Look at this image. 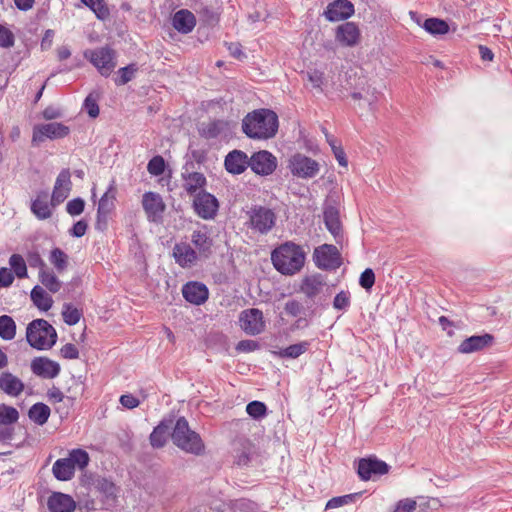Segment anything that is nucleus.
I'll list each match as a JSON object with an SVG mask.
<instances>
[{
    "instance_id": "1",
    "label": "nucleus",
    "mask_w": 512,
    "mask_h": 512,
    "mask_svg": "<svg viewBox=\"0 0 512 512\" xmlns=\"http://www.w3.org/2000/svg\"><path fill=\"white\" fill-rule=\"evenodd\" d=\"M278 128V115L266 108L253 110L242 120L243 133L254 140L271 139L276 135Z\"/></svg>"
},
{
    "instance_id": "2",
    "label": "nucleus",
    "mask_w": 512,
    "mask_h": 512,
    "mask_svg": "<svg viewBox=\"0 0 512 512\" xmlns=\"http://www.w3.org/2000/svg\"><path fill=\"white\" fill-rule=\"evenodd\" d=\"M271 260L281 274L294 275L304 266L305 252L301 246L286 242L272 252Z\"/></svg>"
},
{
    "instance_id": "3",
    "label": "nucleus",
    "mask_w": 512,
    "mask_h": 512,
    "mask_svg": "<svg viewBox=\"0 0 512 512\" xmlns=\"http://www.w3.org/2000/svg\"><path fill=\"white\" fill-rule=\"evenodd\" d=\"M171 439L175 446L186 453L200 456L205 451V444L202 438L197 432L190 429L185 417H179L176 420L171 433Z\"/></svg>"
},
{
    "instance_id": "4",
    "label": "nucleus",
    "mask_w": 512,
    "mask_h": 512,
    "mask_svg": "<svg viewBox=\"0 0 512 512\" xmlns=\"http://www.w3.org/2000/svg\"><path fill=\"white\" fill-rule=\"evenodd\" d=\"M26 340L31 347L37 350H48L55 345L57 332L48 321L35 319L27 326Z\"/></svg>"
},
{
    "instance_id": "5",
    "label": "nucleus",
    "mask_w": 512,
    "mask_h": 512,
    "mask_svg": "<svg viewBox=\"0 0 512 512\" xmlns=\"http://www.w3.org/2000/svg\"><path fill=\"white\" fill-rule=\"evenodd\" d=\"M248 227L260 234H267L276 223V214L270 208L255 205L247 212Z\"/></svg>"
},
{
    "instance_id": "6",
    "label": "nucleus",
    "mask_w": 512,
    "mask_h": 512,
    "mask_svg": "<svg viewBox=\"0 0 512 512\" xmlns=\"http://www.w3.org/2000/svg\"><path fill=\"white\" fill-rule=\"evenodd\" d=\"M313 260L319 269L327 271L336 270L342 265L341 254L332 244H323L315 248Z\"/></svg>"
},
{
    "instance_id": "7",
    "label": "nucleus",
    "mask_w": 512,
    "mask_h": 512,
    "mask_svg": "<svg viewBox=\"0 0 512 512\" xmlns=\"http://www.w3.org/2000/svg\"><path fill=\"white\" fill-rule=\"evenodd\" d=\"M289 169L294 176L308 179L315 177L319 173L320 165L314 159L297 153L290 158Z\"/></svg>"
},
{
    "instance_id": "8",
    "label": "nucleus",
    "mask_w": 512,
    "mask_h": 512,
    "mask_svg": "<svg viewBox=\"0 0 512 512\" xmlns=\"http://www.w3.org/2000/svg\"><path fill=\"white\" fill-rule=\"evenodd\" d=\"M193 207L199 217L205 220H211L217 215L219 202L214 195L205 190H201L194 197Z\"/></svg>"
},
{
    "instance_id": "9",
    "label": "nucleus",
    "mask_w": 512,
    "mask_h": 512,
    "mask_svg": "<svg viewBox=\"0 0 512 512\" xmlns=\"http://www.w3.org/2000/svg\"><path fill=\"white\" fill-rule=\"evenodd\" d=\"M142 207L149 222L162 221L166 205L160 194L152 191L145 192L142 196Z\"/></svg>"
},
{
    "instance_id": "10",
    "label": "nucleus",
    "mask_w": 512,
    "mask_h": 512,
    "mask_svg": "<svg viewBox=\"0 0 512 512\" xmlns=\"http://www.w3.org/2000/svg\"><path fill=\"white\" fill-rule=\"evenodd\" d=\"M390 466L376 457L361 458L358 461L357 473L361 480L368 481L389 472Z\"/></svg>"
},
{
    "instance_id": "11",
    "label": "nucleus",
    "mask_w": 512,
    "mask_h": 512,
    "mask_svg": "<svg viewBox=\"0 0 512 512\" xmlns=\"http://www.w3.org/2000/svg\"><path fill=\"white\" fill-rule=\"evenodd\" d=\"M242 330L248 335H258L265 329L263 313L257 308L243 310L239 316Z\"/></svg>"
},
{
    "instance_id": "12",
    "label": "nucleus",
    "mask_w": 512,
    "mask_h": 512,
    "mask_svg": "<svg viewBox=\"0 0 512 512\" xmlns=\"http://www.w3.org/2000/svg\"><path fill=\"white\" fill-rule=\"evenodd\" d=\"M89 59L104 77L109 76L116 67L115 52L109 47H101L91 51Z\"/></svg>"
},
{
    "instance_id": "13",
    "label": "nucleus",
    "mask_w": 512,
    "mask_h": 512,
    "mask_svg": "<svg viewBox=\"0 0 512 512\" xmlns=\"http://www.w3.org/2000/svg\"><path fill=\"white\" fill-rule=\"evenodd\" d=\"M276 167V157L267 150L255 152L250 157V168L257 175H270L275 171Z\"/></svg>"
},
{
    "instance_id": "14",
    "label": "nucleus",
    "mask_w": 512,
    "mask_h": 512,
    "mask_svg": "<svg viewBox=\"0 0 512 512\" xmlns=\"http://www.w3.org/2000/svg\"><path fill=\"white\" fill-rule=\"evenodd\" d=\"M69 127L58 122L40 124L34 127L32 142L40 143L45 139H59L69 134Z\"/></svg>"
},
{
    "instance_id": "15",
    "label": "nucleus",
    "mask_w": 512,
    "mask_h": 512,
    "mask_svg": "<svg viewBox=\"0 0 512 512\" xmlns=\"http://www.w3.org/2000/svg\"><path fill=\"white\" fill-rule=\"evenodd\" d=\"M354 12V5L351 1L334 0L327 5L324 16L330 22H337L350 18Z\"/></svg>"
},
{
    "instance_id": "16",
    "label": "nucleus",
    "mask_w": 512,
    "mask_h": 512,
    "mask_svg": "<svg viewBox=\"0 0 512 512\" xmlns=\"http://www.w3.org/2000/svg\"><path fill=\"white\" fill-rule=\"evenodd\" d=\"M72 188L71 174L69 169H63L56 178L51 195V205L61 204L70 194Z\"/></svg>"
},
{
    "instance_id": "17",
    "label": "nucleus",
    "mask_w": 512,
    "mask_h": 512,
    "mask_svg": "<svg viewBox=\"0 0 512 512\" xmlns=\"http://www.w3.org/2000/svg\"><path fill=\"white\" fill-rule=\"evenodd\" d=\"M95 488L103 508L110 510L116 506L118 489L113 482L106 478H100L96 480Z\"/></svg>"
},
{
    "instance_id": "18",
    "label": "nucleus",
    "mask_w": 512,
    "mask_h": 512,
    "mask_svg": "<svg viewBox=\"0 0 512 512\" xmlns=\"http://www.w3.org/2000/svg\"><path fill=\"white\" fill-rule=\"evenodd\" d=\"M32 372L42 378L53 379L60 373V365L47 358V357H36L31 362Z\"/></svg>"
},
{
    "instance_id": "19",
    "label": "nucleus",
    "mask_w": 512,
    "mask_h": 512,
    "mask_svg": "<svg viewBox=\"0 0 512 512\" xmlns=\"http://www.w3.org/2000/svg\"><path fill=\"white\" fill-rule=\"evenodd\" d=\"M182 294L187 302L194 305H201L207 301L209 290L205 284L191 281L183 286Z\"/></svg>"
},
{
    "instance_id": "20",
    "label": "nucleus",
    "mask_w": 512,
    "mask_h": 512,
    "mask_svg": "<svg viewBox=\"0 0 512 512\" xmlns=\"http://www.w3.org/2000/svg\"><path fill=\"white\" fill-rule=\"evenodd\" d=\"M494 337L491 334L473 335L463 340L457 348L458 353L470 354L483 350L492 345Z\"/></svg>"
},
{
    "instance_id": "21",
    "label": "nucleus",
    "mask_w": 512,
    "mask_h": 512,
    "mask_svg": "<svg viewBox=\"0 0 512 512\" xmlns=\"http://www.w3.org/2000/svg\"><path fill=\"white\" fill-rule=\"evenodd\" d=\"M224 165L229 173L238 175L250 167V158L241 150H232L226 155Z\"/></svg>"
},
{
    "instance_id": "22",
    "label": "nucleus",
    "mask_w": 512,
    "mask_h": 512,
    "mask_svg": "<svg viewBox=\"0 0 512 512\" xmlns=\"http://www.w3.org/2000/svg\"><path fill=\"white\" fill-rule=\"evenodd\" d=\"M336 40L343 46L353 47L360 40V30L354 22H345L337 27Z\"/></svg>"
},
{
    "instance_id": "23",
    "label": "nucleus",
    "mask_w": 512,
    "mask_h": 512,
    "mask_svg": "<svg viewBox=\"0 0 512 512\" xmlns=\"http://www.w3.org/2000/svg\"><path fill=\"white\" fill-rule=\"evenodd\" d=\"M173 257L182 268L192 267L198 259L197 252L187 243L175 244Z\"/></svg>"
},
{
    "instance_id": "24",
    "label": "nucleus",
    "mask_w": 512,
    "mask_h": 512,
    "mask_svg": "<svg viewBox=\"0 0 512 512\" xmlns=\"http://www.w3.org/2000/svg\"><path fill=\"white\" fill-rule=\"evenodd\" d=\"M184 181L183 188L190 196H196L199 191L204 190L207 184V179L203 173L189 172L186 170L181 174Z\"/></svg>"
},
{
    "instance_id": "25",
    "label": "nucleus",
    "mask_w": 512,
    "mask_h": 512,
    "mask_svg": "<svg viewBox=\"0 0 512 512\" xmlns=\"http://www.w3.org/2000/svg\"><path fill=\"white\" fill-rule=\"evenodd\" d=\"M24 383L20 378L11 372H2L0 374V389L11 397L19 396L24 390Z\"/></svg>"
},
{
    "instance_id": "26",
    "label": "nucleus",
    "mask_w": 512,
    "mask_h": 512,
    "mask_svg": "<svg viewBox=\"0 0 512 512\" xmlns=\"http://www.w3.org/2000/svg\"><path fill=\"white\" fill-rule=\"evenodd\" d=\"M172 25L178 32L188 34L196 26V18L191 11L181 9L173 15Z\"/></svg>"
},
{
    "instance_id": "27",
    "label": "nucleus",
    "mask_w": 512,
    "mask_h": 512,
    "mask_svg": "<svg viewBox=\"0 0 512 512\" xmlns=\"http://www.w3.org/2000/svg\"><path fill=\"white\" fill-rule=\"evenodd\" d=\"M326 286V281L323 275L314 274L305 277L302 280L300 291L306 295V297L313 299L320 294L323 288Z\"/></svg>"
},
{
    "instance_id": "28",
    "label": "nucleus",
    "mask_w": 512,
    "mask_h": 512,
    "mask_svg": "<svg viewBox=\"0 0 512 512\" xmlns=\"http://www.w3.org/2000/svg\"><path fill=\"white\" fill-rule=\"evenodd\" d=\"M50 512H73L75 510V501L69 495L57 492L53 493L47 502Z\"/></svg>"
},
{
    "instance_id": "29",
    "label": "nucleus",
    "mask_w": 512,
    "mask_h": 512,
    "mask_svg": "<svg viewBox=\"0 0 512 512\" xmlns=\"http://www.w3.org/2000/svg\"><path fill=\"white\" fill-rule=\"evenodd\" d=\"M323 220L327 230L337 239L341 236V222L339 210L333 205H325L323 210Z\"/></svg>"
},
{
    "instance_id": "30",
    "label": "nucleus",
    "mask_w": 512,
    "mask_h": 512,
    "mask_svg": "<svg viewBox=\"0 0 512 512\" xmlns=\"http://www.w3.org/2000/svg\"><path fill=\"white\" fill-rule=\"evenodd\" d=\"M49 194L47 191H40L31 203L32 213L40 220L51 217L52 210L48 203Z\"/></svg>"
},
{
    "instance_id": "31",
    "label": "nucleus",
    "mask_w": 512,
    "mask_h": 512,
    "mask_svg": "<svg viewBox=\"0 0 512 512\" xmlns=\"http://www.w3.org/2000/svg\"><path fill=\"white\" fill-rule=\"evenodd\" d=\"M117 189L115 186V182L112 181L105 193L99 200L97 212L100 217L109 216V214L115 208V200H116Z\"/></svg>"
},
{
    "instance_id": "32",
    "label": "nucleus",
    "mask_w": 512,
    "mask_h": 512,
    "mask_svg": "<svg viewBox=\"0 0 512 512\" xmlns=\"http://www.w3.org/2000/svg\"><path fill=\"white\" fill-rule=\"evenodd\" d=\"M191 242L204 257H208L212 253L213 240L208 235L207 231H193L191 235Z\"/></svg>"
},
{
    "instance_id": "33",
    "label": "nucleus",
    "mask_w": 512,
    "mask_h": 512,
    "mask_svg": "<svg viewBox=\"0 0 512 512\" xmlns=\"http://www.w3.org/2000/svg\"><path fill=\"white\" fill-rule=\"evenodd\" d=\"M228 123L224 120H213L203 123L199 128V134L206 139H215L225 133Z\"/></svg>"
},
{
    "instance_id": "34",
    "label": "nucleus",
    "mask_w": 512,
    "mask_h": 512,
    "mask_svg": "<svg viewBox=\"0 0 512 512\" xmlns=\"http://www.w3.org/2000/svg\"><path fill=\"white\" fill-rule=\"evenodd\" d=\"M52 473L59 481H69L74 477L75 470L66 458H60L54 462Z\"/></svg>"
},
{
    "instance_id": "35",
    "label": "nucleus",
    "mask_w": 512,
    "mask_h": 512,
    "mask_svg": "<svg viewBox=\"0 0 512 512\" xmlns=\"http://www.w3.org/2000/svg\"><path fill=\"white\" fill-rule=\"evenodd\" d=\"M30 297L34 305L42 311H48L53 305L52 297L39 285L33 287Z\"/></svg>"
},
{
    "instance_id": "36",
    "label": "nucleus",
    "mask_w": 512,
    "mask_h": 512,
    "mask_svg": "<svg viewBox=\"0 0 512 512\" xmlns=\"http://www.w3.org/2000/svg\"><path fill=\"white\" fill-rule=\"evenodd\" d=\"M50 414L51 410L49 406L42 402L33 404L28 411L29 419L40 426L48 421Z\"/></svg>"
},
{
    "instance_id": "37",
    "label": "nucleus",
    "mask_w": 512,
    "mask_h": 512,
    "mask_svg": "<svg viewBox=\"0 0 512 512\" xmlns=\"http://www.w3.org/2000/svg\"><path fill=\"white\" fill-rule=\"evenodd\" d=\"M169 424L161 421L150 434L149 440L153 448H162L167 442Z\"/></svg>"
},
{
    "instance_id": "38",
    "label": "nucleus",
    "mask_w": 512,
    "mask_h": 512,
    "mask_svg": "<svg viewBox=\"0 0 512 512\" xmlns=\"http://www.w3.org/2000/svg\"><path fill=\"white\" fill-rule=\"evenodd\" d=\"M425 31L431 35H444L449 32V25L445 20L439 18H428L423 23Z\"/></svg>"
},
{
    "instance_id": "39",
    "label": "nucleus",
    "mask_w": 512,
    "mask_h": 512,
    "mask_svg": "<svg viewBox=\"0 0 512 512\" xmlns=\"http://www.w3.org/2000/svg\"><path fill=\"white\" fill-rule=\"evenodd\" d=\"M208 0H199L194 3V10L197 14L200 15L202 20L207 24H213L217 21V14L213 10L212 7H210L207 4Z\"/></svg>"
},
{
    "instance_id": "40",
    "label": "nucleus",
    "mask_w": 512,
    "mask_h": 512,
    "mask_svg": "<svg viewBox=\"0 0 512 512\" xmlns=\"http://www.w3.org/2000/svg\"><path fill=\"white\" fill-rule=\"evenodd\" d=\"M16 335V323L11 316H0V337L3 340H12Z\"/></svg>"
},
{
    "instance_id": "41",
    "label": "nucleus",
    "mask_w": 512,
    "mask_h": 512,
    "mask_svg": "<svg viewBox=\"0 0 512 512\" xmlns=\"http://www.w3.org/2000/svg\"><path fill=\"white\" fill-rule=\"evenodd\" d=\"M39 280L50 292L56 293L61 288L60 280L49 270L41 269L39 271Z\"/></svg>"
},
{
    "instance_id": "42",
    "label": "nucleus",
    "mask_w": 512,
    "mask_h": 512,
    "mask_svg": "<svg viewBox=\"0 0 512 512\" xmlns=\"http://www.w3.org/2000/svg\"><path fill=\"white\" fill-rule=\"evenodd\" d=\"M309 345L310 344L307 341H302V342H299L296 344H292L284 349H281L278 352V355L281 358L295 359V358H298L303 353H305L308 350Z\"/></svg>"
},
{
    "instance_id": "43",
    "label": "nucleus",
    "mask_w": 512,
    "mask_h": 512,
    "mask_svg": "<svg viewBox=\"0 0 512 512\" xmlns=\"http://www.w3.org/2000/svg\"><path fill=\"white\" fill-rule=\"evenodd\" d=\"M66 459L70 462L75 470L76 467L84 469L89 463V454L83 449H73L69 452Z\"/></svg>"
},
{
    "instance_id": "44",
    "label": "nucleus",
    "mask_w": 512,
    "mask_h": 512,
    "mask_svg": "<svg viewBox=\"0 0 512 512\" xmlns=\"http://www.w3.org/2000/svg\"><path fill=\"white\" fill-rule=\"evenodd\" d=\"M19 419V413L16 408L6 404L0 405V425L12 426Z\"/></svg>"
},
{
    "instance_id": "45",
    "label": "nucleus",
    "mask_w": 512,
    "mask_h": 512,
    "mask_svg": "<svg viewBox=\"0 0 512 512\" xmlns=\"http://www.w3.org/2000/svg\"><path fill=\"white\" fill-rule=\"evenodd\" d=\"M49 260L59 273L63 272L68 266V255L60 248H54L50 252Z\"/></svg>"
},
{
    "instance_id": "46",
    "label": "nucleus",
    "mask_w": 512,
    "mask_h": 512,
    "mask_svg": "<svg viewBox=\"0 0 512 512\" xmlns=\"http://www.w3.org/2000/svg\"><path fill=\"white\" fill-rule=\"evenodd\" d=\"M9 265L13 271L12 273L18 278L27 277V265L20 254H12L9 258Z\"/></svg>"
},
{
    "instance_id": "47",
    "label": "nucleus",
    "mask_w": 512,
    "mask_h": 512,
    "mask_svg": "<svg viewBox=\"0 0 512 512\" xmlns=\"http://www.w3.org/2000/svg\"><path fill=\"white\" fill-rule=\"evenodd\" d=\"M62 316L64 322L69 325H75L79 322L82 312L71 304H64Z\"/></svg>"
},
{
    "instance_id": "48",
    "label": "nucleus",
    "mask_w": 512,
    "mask_h": 512,
    "mask_svg": "<svg viewBox=\"0 0 512 512\" xmlns=\"http://www.w3.org/2000/svg\"><path fill=\"white\" fill-rule=\"evenodd\" d=\"M137 70H138V67L134 63L120 68L118 70L119 77L115 79V84L117 86L127 84L129 81H131L134 78V75L137 72Z\"/></svg>"
},
{
    "instance_id": "49",
    "label": "nucleus",
    "mask_w": 512,
    "mask_h": 512,
    "mask_svg": "<svg viewBox=\"0 0 512 512\" xmlns=\"http://www.w3.org/2000/svg\"><path fill=\"white\" fill-rule=\"evenodd\" d=\"M361 496V493H352L343 496L333 497L326 504V509H334L354 502Z\"/></svg>"
},
{
    "instance_id": "50",
    "label": "nucleus",
    "mask_w": 512,
    "mask_h": 512,
    "mask_svg": "<svg viewBox=\"0 0 512 512\" xmlns=\"http://www.w3.org/2000/svg\"><path fill=\"white\" fill-rule=\"evenodd\" d=\"M246 412L254 419H261L267 414V406L265 403L255 400L247 404Z\"/></svg>"
},
{
    "instance_id": "51",
    "label": "nucleus",
    "mask_w": 512,
    "mask_h": 512,
    "mask_svg": "<svg viewBox=\"0 0 512 512\" xmlns=\"http://www.w3.org/2000/svg\"><path fill=\"white\" fill-rule=\"evenodd\" d=\"M327 136V142L329 143L332 151H333V154L335 156V158L337 159L339 165L343 166V167H347V158H346V154L343 150V148L340 146V145H337V140L333 137H330L328 135Z\"/></svg>"
},
{
    "instance_id": "52",
    "label": "nucleus",
    "mask_w": 512,
    "mask_h": 512,
    "mask_svg": "<svg viewBox=\"0 0 512 512\" xmlns=\"http://www.w3.org/2000/svg\"><path fill=\"white\" fill-rule=\"evenodd\" d=\"M147 170L151 175L160 176L165 170V161L162 156H154L147 165Z\"/></svg>"
},
{
    "instance_id": "53",
    "label": "nucleus",
    "mask_w": 512,
    "mask_h": 512,
    "mask_svg": "<svg viewBox=\"0 0 512 512\" xmlns=\"http://www.w3.org/2000/svg\"><path fill=\"white\" fill-rule=\"evenodd\" d=\"M307 78L313 88L317 89L320 92H323L322 86L325 81L324 72L319 71L317 69L309 70L307 71Z\"/></svg>"
},
{
    "instance_id": "54",
    "label": "nucleus",
    "mask_w": 512,
    "mask_h": 512,
    "mask_svg": "<svg viewBox=\"0 0 512 512\" xmlns=\"http://www.w3.org/2000/svg\"><path fill=\"white\" fill-rule=\"evenodd\" d=\"M351 304V295L348 291H340L333 300V307L336 310H347Z\"/></svg>"
},
{
    "instance_id": "55",
    "label": "nucleus",
    "mask_w": 512,
    "mask_h": 512,
    "mask_svg": "<svg viewBox=\"0 0 512 512\" xmlns=\"http://www.w3.org/2000/svg\"><path fill=\"white\" fill-rule=\"evenodd\" d=\"M15 36L13 32L7 27L0 24V47L11 48L14 46Z\"/></svg>"
},
{
    "instance_id": "56",
    "label": "nucleus",
    "mask_w": 512,
    "mask_h": 512,
    "mask_svg": "<svg viewBox=\"0 0 512 512\" xmlns=\"http://www.w3.org/2000/svg\"><path fill=\"white\" fill-rule=\"evenodd\" d=\"M85 208V201L80 198H74L70 200L66 205V211L71 216H78L80 215Z\"/></svg>"
},
{
    "instance_id": "57",
    "label": "nucleus",
    "mask_w": 512,
    "mask_h": 512,
    "mask_svg": "<svg viewBox=\"0 0 512 512\" xmlns=\"http://www.w3.org/2000/svg\"><path fill=\"white\" fill-rule=\"evenodd\" d=\"M91 10L94 12L97 19L105 21L110 16V10L104 0H97Z\"/></svg>"
},
{
    "instance_id": "58",
    "label": "nucleus",
    "mask_w": 512,
    "mask_h": 512,
    "mask_svg": "<svg viewBox=\"0 0 512 512\" xmlns=\"http://www.w3.org/2000/svg\"><path fill=\"white\" fill-rule=\"evenodd\" d=\"M374 284H375L374 271L371 268L365 269L360 275L359 285L366 290H370Z\"/></svg>"
},
{
    "instance_id": "59",
    "label": "nucleus",
    "mask_w": 512,
    "mask_h": 512,
    "mask_svg": "<svg viewBox=\"0 0 512 512\" xmlns=\"http://www.w3.org/2000/svg\"><path fill=\"white\" fill-rule=\"evenodd\" d=\"M84 108L86 109L88 115L91 118H96L99 115V106L97 104V99L89 94L84 100Z\"/></svg>"
},
{
    "instance_id": "60",
    "label": "nucleus",
    "mask_w": 512,
    "mask_h": 512,
    "mask_svg": "<svg viewBox=\"0 0 512 512\" xmlns=\"http://www.w3.org/2000/svg\"><path fill=\"white\" fill-rule=\"evenodd\" d=\"M416 506L417 503L414 499L405 498L398 501L393 512H413Z\"/></svg>"
},
{
    "instance_id": "61",
    "label": "nucleus",
    "mask_w": 512,
    "mask_h": 512,
    "mask_svg": "<svg viewBox=\"0 0 512 512\" xmlns=\"http://www.w3.org/2000/svg\"><path fill=\"white\" fill-rule=\"evenodd\" d=\"M303 305L297 300H289L285 303L284 310L285 312L293 317H297L303 311Z\"/></svg>"
},
{
    "instance_id": "62",
    "label": "nucleus",
    "mask_w": 512,
    "mask_h": 512,
    "mask_svg": "<svg viewBox=\"0 0 512 512\" xmlns=\"http://www.w3.org/2000/svg\"><path fill=\"white\" fill-rule=\"evenodd\" d=\"M88 229V222L84 219L77 221L72 228L69 230V234L72 237L80 238L86 234Z\"/></svg>"
},
{
    "instance_id": "63",
    "label": "nucleus",
    "mask_w": 512,
    "mask_h": 512,
    "mask_svg": "<svg viewBox=\"0 0 512 512\" xmlns=\"http://www.w3.org/2000/svg\"><path fill=\"white\" fill-rule=\"evenodd\" d=\"M60 355L65 359H77L79 357V351L74 344L67 343L60 349Z\"/></svg>"
},
{
    "instance_id": "64",
    "label": "nucleus",
    "mask_w": 512,
    "mask_h": 512,
    "mask_svg": "<svg viewBox=\"0 0 512 512\" xmlns=\"http://www.w3.org/2000/svg\"><path fill=\"white\" fill-rule=\"evenodd\" d=\"M259 348V344L255 340H241L236 345L239 352H252Z\"/></svg>"
}]
</instances>
